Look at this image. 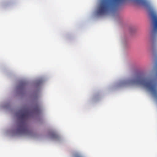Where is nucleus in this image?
<instances>
[{
	"mask_svg": "<svg viewBox=\"0 0 157 157\" xmlns=\"http://www.w3.org/2000/svg\"><path fill=\"white\" fill-rule=\"evenodd\" d=\"M76 157H82L80 155H77Z\"/></svg>",
	"mask_w": 157,
	"mask_h": 157,
	"instance_id": "obj_6",
	"label": "nucleus"
},
{
	"mask_svg": "<svg viewBox=\"0 0 157 157\" xmlns=\"http://www.w3.org/2000/svg\"><path fill=\"white\" fill-rule=\"evenodd\" d=\"M54 136H55V137H56L57 136V135L56 134H54Z\"/></svg>",
	"mask_w": 157,
	"mask_h": 157,
	"instance_id": "obj_5",
	"label": "nucleus"
},
{
	"mask_svg": "<svg viewBox=\"0 0 157 157\" xmlns=\"http://www.w3.org/2000/svg\"><path fill=\"white\" fill-rule=\"evenodd\" d=\"M149 10L152 21L153 26L152 33L155 35L157 33V15L153 9L151 8H149Z\"/></svg>",
	"mask_w": 157,
	"mask_h": 157,
	"instance_id": "obj_3",
	"label": "nucleus"
},
{
	"mask_svg": "<svg viewBox=\"0 0 157 157\" xmlns=\"http://www.w3.org/2000/svg\"><path fill=\"white\" fill-rule=\"evenodd\" d=\"M10 106V104L9 102L5 103L4 105V107L5 108L9 107Z\"/></svg>",
	"mask_w": 157,
	"mask_h": 157,
	"instance_id": "obj_4",
	"label": "nucleus"
},
{
	"mask_svg": "<svg viewBox=\"0 0 157 157\" xmlns=\"http://www.w3.org/2000/svg\"><path fill=\"white\" fill-rule=\"evenodd\" d=\"M21 115L20 117L21 122L18 128V131L22 133L29 134L30 131L28 127L26 121L34 114L40 113V110L38 105L35 107L33 109L29 108H24L21 111Z\"/></svg>",
	"mask_w": 157,
	"mask_h": 157,
	"instance_id": "obj_2",
	"label": "nucleus"
},
{
	"mask_svg": "<svg viewBox=\"0 0 157 157\" xmlns=\"http://www.w3.org/2000/svg\"><path fill=\"white\" fill-rule=\"evenodd\" d=\"M154 53L156 58L154 69L155 77L154 79L146 77L143 74H138L134 75L131 79L128 80L126 84L129 85H142L147 88L157 99V55L155 51Z\"/></svg>",
	"mask_w": 157,
	"mask_h": 157,
	"instance_id": "obj_1",
	"label": "nucleus"
}]
</instances>
